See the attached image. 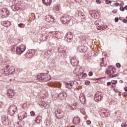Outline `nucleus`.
<instances>
[{
	"instance_id": "1",
	"label": "nucleus",
	"mask_w": 127,
	"mask_h": 127,
	"mask_svg": "<svg viewBox=\"0 0 127 127\" xmlns=\"http://www.w3.org/2000/svg\"><path fill=\"white\" fill-rule=\"evenodd\" d=\"M61 21L64 24H68V25H73V24L75 22L74 20L70 18L69 16L62 17Z\"/></svg>"
},
{
	"instance_id": "2",
	"label": "nucleus",
	"mask_w": 127,
	"mask_h": 127,
	"mask_svg": "<svg viewBox=\"0 0 127 127\" xmlns=\"http://www.w3.org/2000/svg\"><path fill=\"white\" fill-rule=\"evenodd\" d=\"M37 79L41 82H47L51 79V76L47 73H42L39 74L37 77Z\"/></svg>"
},
{
	"instance_id": "3",
	"label": "nucleus",
	"mask_w": 127,
	"mask_h": 127,
	"mask_svg": "<svg viewBox=\"0 0 127 127\" xmlns=\"http://www.w3.org/2000/svg\"><path fill=\"white\" fill-rule=\"evenodd\" d=\"M16 111H17V107L14 105H12L8 109V114L10 116H12L16 113Z\"/></svg>"
},
{
	"instance_id": "4",
	"label": "nucleus",
	"mask_w": 127,
	"mask_h": 127,
	"mask_svg": "<svg viewBox=\"0 0 127 127\" xmlns=\"http://www.w3.org/2000/svg\"><path fill=\"white\" fill-rule=\"evenodd\" d=\"M16 47V48H15ZM14 47V50H16V52L18 55H20V54H22L24 51H25V46H21L20 47Z\"/></svg>"
},
{
	"instance_id": "5",
	"label": "nucleus",
	"mask_w": 127,
	"mask_h": 127,
	"mask_svg": "<svg viewBox=\"0 0 127 127\" xmlns=\"http://www.w3.org/2000/svg\"><path fill=\"white\" fill-rule=\"evenodd\" d=\"M12 8L14 10H19L20 8H21V7L20 6V4H19V3L18 2V1L14 0L12 2Z\"/></svg>"
},
{
	"instance_id": "6",
	"label": "nucleus",
	"mask_w": 127,
	"mask_h": 127,
	"mask_svg": "<svg viewBox=\"0 0 127 127\" xmlns=\"http://www.w3.org/2000/svg\"><path fill=\"white\" fill-rule=\"evenodd\" d=\"M104 94L101 92H97L95 94V97L94 98L95 101L96 102H99V101H101L102 100V98H103V95Z\"/></svg>"
},
{
	"instance_id": "7",
	"label": "nucleus",
	"mask_w": 127,
	"mask_h": 127,
	"mask_svg": "<svg viewBox=\"0 0 127 127\" xmlns=\"http://www.w3.org/2000/svg\"><path fill=\"white\" fill-rule=\"evenodd\" d=\"M106 74L107 75H112L113 74H115V68H114L113 66H110L107 68Z\"/></svg>"
},
{
	"instance_id": "8",
	"label": "nucleus",
	"mask_w": 127,
	"mask_h": 127,
	"mask_svg": "<svg viewBox=\"0 0 127 127\" xmlns=\"http://www.w3.org/2000/svg\"><path fill=\"white\" fill-rule=\"evenodd\" d=\"M67 98V93L65 92H61L58 95V98L59 100H65Z\"/></svg>"
},
{
	"instance_id": "9",
	"label": "nucleus",
	"mask_w": 127,
	"mask_h": 127,
	"mask_svg": "<svg viewBox=\"0 0 127 127\" xmlns=\"http://www.w3.org/2000/svg\"><path fill=\"white\" fill-rule=\"evenodd\" d=\"M15 95V91L14 90L9 89L7 91V96L8 98H11L14 97Z\"/></svg>"
},
{
	"instance_id": "10",
	"label": "nucleus",
	"mask_w": 127,
	"mask_h": 127,
	"mask_svg": "<svg viewBox=\"0 0 127 127\" xmlns=\"http://www.w3.org/2000/svg\"><path fill=\"white\" fill-rule=\"evenodd\" d=\"M65 39L67 42H71L73 40V34L71 32L67 33Z\"/></svg>"
},
{
	"instance_id": "11",
	"label": "nucleus",
	"mask_w": 127,
	"mask_h": 127,
	"mask_svg": "<svg viewBox=\"0 0 127 127\" xmlns=\"http://www.w3.org/2000/svg\"><path fill=\"white\" fill-rule=\"evenodd\" d=\"M18 118L20 121L25 119V118H26V112H22L19 113L18 115Z\"/></svg>"
},
{
	"instance_id": "12",
	"label": "nucleus",
	"mask_w": 127,
	"mask_h": 127,
	"mask_svg": "<svg viewBox=\"0 0 127 127\" xmlns=\"http://www.w3.org/2000/svg\"><path fill=\"white\" fill-rule=\"evenodd\" d=\"M77 51H78V52H83V53H85L86 51H88V47H79L77 48Z\"/></svg>"
},
{
	"instance_id": "13",
	"label": "nucleus",
	"mask_w": 127,
	"mask_h": 127,
	"mask_svg": "<svg viewBox=\"0 0 127 127\" xmlns=\"http://www.w3.org/2000/svg\"><path fill=\"white\" fill-rule=\"evenodd\" d=\"M55 114L57 116V117L58 118V119H62V118H63V115H64V113L63 112L60 110H59L55 112Z\"/></svg>"
},
{
	"instance_id": "14",
	"label": "nucleus",
	"mask_w": 127,
	"mask_h": 127,
	"mask_svg": "<svg viewBox=\"0 0 127 127\" xmlns=\"http://www.w3.org/2000/svg\"><path fill=\"white\" fill-rule=\"evenodd\" d=\"M54 34V36L56 37V38H61L62 37V35L60 32H52V34Z\"/></svg>"
},
{
	"instance_id": "15",
	"label": "nucleus",
	"mask_w": 127,
	"mask_h": 127,
	"mask_svg": "<svg viewBox=\"0 0 127 127\" xmlns=\"http://www.w3.org/2000/svg\"><path fill=\"white\" fill-rule=\"evenodd\" d=\"M80 121L81 120H80V118H79V117H75L73 118V123L74 125H79V124H80Z\"/></svg>"
},
{
	"instance_id": "16",
	"label": "nucleus",
	"mask_w": 127,
	"mask_h": 127,
	"mask_svg": "<svg viewBox=\"0 0 127 127\" xmlns=\"http://www.w3.org/2000/svg\"><path fill=\"white\" fill-rule=\"evenodd\" d=\"M46 21L47 22H49L50 23H51L54 20L53 18H52V17L50 15H48L46 16Z\"/></svg>"
},
{
	"instance_id": "17",
	"label": "nucleus",
	"mask_w": 127,
	"mask_h": 127,
	"mask_svg": "<svg viewBox=\"0 0 127 127\" xmlns=\"http://www.w3.org/2000/svg\"><path fill=\"white\" fill-rule=\"evenodd\" d=\"M69 107L73 110H77V109L79 108V104L77 103H73L72 105L71 106H69Z\"/></svg>"
},
{
	"instance_id": "18",
	"label": "nucleus",
	"mask_w": 127,
	"mask_h": 127,
	"mask_svg": "<svg viewBox=\"0 0 127 127\" xmlns=\"http://www.w3.org/2000/svg\"><path fill=\"white\" fill-rule=\"evenodd\" d=\"M0 10H1V12L3 13V14L4 15H5V14H6L7 15H8V14H9V11H8V10L7 8H3Z\"/></svg>"
},
{
	"instance_id": "19",
	"label": "nucleus",
	"mask_w": 127,
	"mask_h": 127,
	"mask_svg": "<svg viewBox=\"0 0 127 127\" xmlns=\"http://www.w3.org/2000/svg\"><path fill=\"white\" fill-rule=\"evenodd\" d=\"M1 24H2L3 26H5L6 27L9 26L11 24V23L8 21H3L1 22Z\"/></svg>"
},
{
	"instance_id": "20",
	"label": "nucleus",
	"mask_w": 127,
	"mask_h": 127,
	"mask_svg": "<svg viewBox=\"0 0 127 127\" xmlns=\"http://www.w3.org/2000/svg\"><path fill=\"white\" fill-rule=\"evenodd\" d=\"M42 116H38L36 117L35 122L37 123V124H39L42 122Z\"/></svg>"
},
{
	"instance_id": "21",
	"label": "nucleus",
	"mask_w": 127,
	"mask_h": 127,
	"mask_svg": "<svg viewBox=\"0 0 127 127\" xmlns=\"http://www.w3.org/2000/svg\"><path fill=\"white\" fill-rule=\"evenodd\" d=\"M95 26L97 27V29L100 30L102 28V26L99 23V20L96 21L94 23Z\"/></svg>"
},
{
	"instance_id": "22",
	"label": "nucleus",
	"mask_w": 127,
	"mask_h": 127,
	"mask_svg": "<svg viewBox=\"0 0 127 127\" xmlns=\"http://www.w3.org/2000/svg\"><path fill=\"white\" fill-rule=\"evenodd\" d=\"M43 3L46 4V5H49V4H50L51 2H52V1L51 0H43Z\"/></svg>"
},
{
	"instance_id": "23",
	"label": "nucleus",
	"mask_w": 127,
	"mask_h": 127,
	"mask_svg": "<svg viewBox=\"0 0 127 127\" xmlns=\"http://www.w3.org/2000/svg\"><path fill=\"white\" fill-rule=\"evenodd\" d=\"M73 84L71 83H65V88L67 89H72Z\"/></svg>"
},
{
	"instance_id": "24",
	"label": "nucleus",
	"mask_w": 127,
	"mask_h": 127,
	"mask_svg": "<svg viewBox=\"0 0 127 127\" xmlns=\"http://www.w3.org/2000/svg\"><path fill=\"white\" fill-rule=\"evenodd\" d=\"M41 106H43L45 109H48L49 108V105H48L47 103L45 102L42 103Z\"/></svg>"
},
{
	"instance_id": "25",
	"label": "nucleus",
	"mask_w": 127,
	"mask_h": 127,
	"mask_svg": "<svg viewBox=\"0 0 127 127\" xmlns=\"http://www.w3.org/2000/svg\"><path fill=\"white\" fill-rule=\"evenodd\" d=\"M79 100L81 103H84L86 101V98L83 95L79 96Z\"/></svg>"
},
{
	"instance_id": "26",
	"label": "nucleus",
	"mask_w": 127,
	"mask_h": 127,
	"mask_svg": "<svg viewBox=\"0 0 127 127\" xmlns=\"http://www.w3.org/2000/svg\"><path fill=\"white\" fill-rule=\"evenodd\" d=\"M4 73L6 75H8V74H9V71L8 70V67L7 65L6 66V67L4 70Z\"/></svg>"
},
{
	"instance_id": "27",
	"label": "nucleus",
	"mask_w": 127,
	"mask_h": 127,
	"mask_svg": "<svg viewBox=\"0 0 127 127\" xmlns=\"http://www.w3.org/2000/svg\"><path fill=\"white\" fill-rule=\"evenodd\" d=\"M45 124L46 125V126H47V127H50V125H51V122L47 119L45 121Z\"/></svg>"
},
{
	"instance_id": "28",
	"label": "nucleus",
	"mask_w": 127,
	"mask_h": 127,
	"mask_svg": "<svg viewBox=\"0 0 127 127\" xmlns=\"http://www.w3.org/2000/svg\"><path fill=\"white\" fill-rule=\"evenodd\" d=\"M70 62L72 65H73V66H75V65H76V60H75L74 59H71L70 60Z\"/></svg>"
},
{
	"instance_id": "29",
	"label": "nucleus",
	"mask_w": 127,
	"mask_h": 127,
	"mask_svg": "<svg viewBox=\"0 0 127 127\" xmlns=\"http://www.w3.org/2000/svg\"><path fill=\"white\" fill-rule=\"evenodd\" d=\"M8 67V70H9V74L10 73V72L12 73V70L13 69V67H10V66L7 65Z\"/></svg>"
},
{
	"instance_id": "30",
	"label": "nucleus",
	"mask_w": 127,
	"mask_h": 127,
	"mask_svg": "<svg viewBox=\"0 0 127 127\" xmlns=\"http://www.w3.org/2000/svg\"><path fill=\"white\" fill-rule=\"evenodd\" d=\"M18 26L19 27H21V28H24V27H25V25L23 23H20L18 24Z\"/></svg>"
},
{
	"instance_id": "31",
	"label": "nucleus",
	"mask_w": 127,
	"mask_h": 127,
	"mask_svg": "<svg viewBox=\"0 0 127 127\" xmlns=\"http://www.w3.org/2000/svg\"><path fill=\"white\" fill-rule=\"evenodd\" d=\"M55 84L58 88H61V86H62V84L60 82H56Z\"/></svg>"
},
{
	"instance_id": "32",
	"label": "nucleus",
	"mask_w": 127,
	"mask_h": 127,
	"mask_svg": "<svg viewBox=\"0 0 127 127\" xmlns=\"http://www.w3.org/2000/svg\"><path fill=\"white\" fill-rule=\"evenodd\" d=\"M3 124L5 125L6 126H8L9 125V122H8V119H6L5 121L3 123Z\"/></svg>"
},
{
	"instance_id": "33",
	"label": "nucleus",
	"mask_w": 127,
	"mask_h": 127,
	"mask_svg": "<svg viewBox=\"0 0 127 127\" xmlns=\"http://www.w3.org/2000/svg\"><path fill=\"white\" fill-rule=\"evenodd\" d=\"M80 76H81L82 78H86L87 76V74L86 73H83L80 75Z\"/></svg>"
},
{
	"instance_id": "34",
	"label": "nucleus",
	"mask_w": 127,
	"mask_h": 127,
	"mask_svg": "<svg viewBox=\"0 0 127 127\" xmlns=\"http://www.w3.org/2000/svg\"><path fill=\"white\" fill-rule=\"evenodd\" d=\"M7 119L6 118V117H2L1 118V121L3 123L4 122H5Z\"/></svg>"
},
{
	"instance_id": "35",
	"label": "nucleus",
	"mask_w": 127,
	"mask_h": 127,
	"mask_svg": "<svg viewBox=\"0 0 127 127\" xmlns=\"http://www.w3.org/2000/svg\"><path fill=\"white\" fill-rule=\"evenodd\" d=\"M30 115L31 117H34V116H35V112L34 111H31L30 112Z\"/></svg>"
},
{
	"instance_id": "36",
	"label": "nucleus",
	"mask_w": 127,
	"mask_h": 127,
	"mask_svg": "<svg viewBox=\"0 0 127 127\" xmlns=\"http://www.w3.org/2000/svg\"><path fill=\"white\" fill-rule=\"evenodd\" d=\"M78 16H82V17H84V14L81 12H79L78 13Z\"/></svg>"
},
{
	"instance_id": "37",
	"label": "nucleus",
	"mask_w": 127,
	"mask_h": 127,
	"mask_svg": "<svg viewBox=\"0 0 127 127\" xmlns=\"http://www.w3.org/2000/svg\"><path fill=\"white\" fill-rule=\"evenodd\" d=\"M117 83H118L117 80H113L112 81V85H116V84H117Z\"/></svg>"
},
{
	"instance_id": "38",
	"label": "nucleus",
	"mask_w": 127,
	"mask_h": 127,
	"mask_svg": "<svg viewBox=\"0 0 127 127\" xmlns=\"http://www.w3.org/2000/svg\"><path fill=\"white\" fill-rule=\"evenodd\" d=\"M121 127H127V125L125 123H122L121 125Z\"/></svg>"
},
{
	"instance_id": "39",
	"label": "nucleus",
	"mask_w": 127,
	"mask_h": 127,
	"mask_svg": "<svg viewBox=\"0 0 127 127\" xmlns=\"http://www.w3.org/2000/svg\"><path fill=\"white\" fill-rule=\"evenodd\" d=\"M106 3L107 4H109V3H112V1H109L108 0H106L105 1Z\"/></svg>"
},
{
	"instance_id": "40",
	"label": "nucleus",
	"mask_w": 127,
	"mask_h": 127,
	"mask_svg": "<svg viewBox=\"0 0 127 127\" xmlns=\"http://www.w3.org/2000/svg\"><path fill=\"white\" fill-rule=\"evenodd\" d=\"M116 66L118 68H120L121 67V64L120 63L116 64Z\"/></svg>"
},
{
	"instance_id": "41",
	"label": "nucleus",
	"mask_w": 127,
	"mask_h": 127,
	"mask_svg": "<svg viewBox=\"0 0 127 127\" xmlns=\"http://www.w3.org/2000/svg\"><path fill=\"white\" fill-rule=\"evenodd\" d=\"M120 10H121V11H125V8H124V7H120Z\"/></svg>"
},
{
	"instance_id": "42",
	"label": "nucleus",
	"mask_w": 127,
	"mask_h": 127,
	"mask_svg": "<svg viewBox=\"0 0 127 127\" xmlns=\"http://www.w3.org/2000/svg\"><path fill=\"white\" fill-rule=\"evenodd\" d=\"M90 81H86L85 82V85H90Z\"/></svg>"
},
{
	"instance_id": "43",
	"label": "nucleus",
	"mask_w": 127,
	"mask_h": 127,
	"mask_svg": "<svg viewBox=\"0 0 127 127\" xmlns=\"http://www.w3.org/2000/svg\"><path fill=\"white\" fill-rule=\"evenodd\" d=\"M86 124H87V125H91V121H90V120H87V121H86Z\"/></svg>"
},
{
	"instance_id": "44",
	"label": "nucleus",
	"mask_w": 127,
	"mask_h": 127,
	"mask_svg": "<svg viewBox=\"0 0 127 127\" xmlns=\"http://www.w3.org/2000/svg\"><path fill=\"white\" fill-rule=\"evenodd\" d=\"M96 2L98 4H100V3H101V0H96Z\"/></svg>"
},
{
	"instance_id": "45",
	"label": "nucleus",
	"mask_w": 127,
	"mask_h": 127,
	"mask_svg": "<svg viewBox=\"0 0 127 127\" xmlns=\"http://www.w3.org/2000/svg\"><path fill=\"white\" fill-rule=\"evenodd\" d=\"M115 22H118V21H119V18L116 17L115 19Z\"/></svg>"
},
{
	"instance_id": "46",
	"label": "nucleus",
	"mask_w": 127,
	"mask_h": 127,
	"mask_svg": "<svg viewBox=\"0 0 127 127\" xmlns=\"http://www.w3.org/2000/svg\"><path fill=\"white\" fill-rule=\"evenodd\" d=\"M115 87H116V84H112V89H115Z\"/></svg>"
},
{
	"instance_id": "47",
	"label": "nucleus",
	"mask_w": 127,
	"mask_h": 127,
	"mask_svg": "<svg viewBox=\"0 0 127 127\" xmlns=\"http://www.w3.org/2000/svg\"><path fill=\"white\" fill-rule=\"evenodd\" d=\"M119 76H120V73H118L114 76L113 75V77H119Z\"/></svg>"
},
{
	"instance_id": "48",
	"label": "nucleus",
	"mask_w": 127,
	"mask_h": 127,
	"mask_svg": "<svg viewBox=\"0 0 127 127\" xmlns=\"http://www.w3.org/2000/svg\"><path fill=\"white\" fill-rule=\"evenodd\" d=\"M53 100H57V97H55V96L54 95L52 97Z\"/></svg>"
},
{
	"instance_id": "49",
	"label": "nucleus",
	"mask_w": 127,
	"mask_h": 127,
	"mask_svg": "<svg viewBox=\"0 0 127 127\" xmlns=\"http://www.w3.org/2000/svg\"><path fill=\"white\" fill-rule=\"evenodd\" d=\"M89 76H93V72H90L89 73Z\"/></svg>"
},
{
	"instance_id": "50",
	"label": "nucleus",
	"mask_w": 127,
	"mask_h": 127,
	"mask_svg": "<svg viewBox=\"0 0 127 127\" xmlns=\"http://www.w3.org/2000/svg\"><path fill=\"white\" fill-rule=\"evenodd\" d=\"M111 82H108L107 83V86H111Z\"/></svg>"
},
{
	"instance_id": "51",
	"label": "nucleus",
	"mask_w": 127,
	"mask_h": 127,
	"mask_svg": "<svg viewBox=\"0 0 127 127\" xmlns=\"http://www.w3.org/2000/svg\"><path fill=\"white\" fill-rule=\"evenodd\" d=\"M117 10H114L113 11V13H117Z\"/></svg>"
},
{
	"instance_id": "52",
	"label": "nucleus",
	"mask_w": 127,
	"mask_h": 127,
	"mask_svg": "<svg viewBox=\"0 0 127 127\" xmlns=\"http://www.w3.org/2000/svg\"><path fill=\"white\" fill-rule=\"evenodd\" d=\"M123 22H124V23H127V19H124L123 21Z\"/></svg>"
},
{
	"instance_id": "53",
	"label": "nucleus",
	"mask_w": 127,
	"mask_h": 127,
	"mask_svg": "<svg viewBox=\"0 0 127 127\" xmlns=\"http://www.w3.org/2000/svg\"><path fill=\"white\" fill-rule=\"evenodd\" d=\"M124 90L126 92H127V87L126 86L125 88H124Z\"/></svg>"
},
{
	"instance_id": "54",
	"label": "nucleus",
	"mask_w": 127,
	"mask_h": 127,
	"mask_svg": "<svg viewBox=\"0 0 127 127\" xmlns=\"http://www.w3.org/2000/svg\"><path fill=\"white\" fill-rule=\"evenodd\" d=\"M103 114H104V115H105L106 116H108V114L107 113V112H103Z\"/></svg>"
},
{
	"instance_id": "55",
	"label": "nucleus",
	"mask_w": 127,
	"mask_h": 127,
	"mask_svg": "<svg viewBox=\"0 0 127 127\" xmlns=\"http://www.w3.org/2000/svg\"><path fill=\"white\" fill-rule=\"evenodd\" d=\"M125 9H126V10H127V5L125 6Z\"/></svg>"
},
{
	"instance_id": "56",
	"label": "nucleus",
	"mask_w": 127,
	"mask_h": 127,
	"mask_svg": "<svg viewBox=\"0 0 127 127\" xmlns=\"http://www.w3.org/2000/svg\"><path fill=\"white\" fill-rule=\"evenodd\" d=\"M108 27V26H105V28H103V29H106Z\"/></svg>"
},
{
	"instance_id": "57",
	"label": "nucleus",
	"mask_w": 127,
	"mask_h": 127,
	"mask_svg": "<svg viewBox=\"0 0 127 127\" xmlns=\"http://www.w3.org/2000/svg\"><path fill=\"white\" fill-rule=\"evenodd\" d=\"M2 75V73L0 72V77H1Z\"/></svg>"
},
{
	"instance_id": "58",
	"label": "nucleus",
	"mask_w": 127,
	"mask_h": 127,
	"mask_svg": "<svg viewBox=\"0 0 127 127\" xmlns=\"http://www.w3.org/2000/svg\"><path fill=\"white\" fill-rule=\"evenodd\" d=\"M0 108H1V103L0 102Z\"/></svg>"
},
{
	"instance_id": "59",
	"label": "nucleus",
	"mask_w": 127,
	"mask_h": 127,
	"mask_svg": "<svg viewBox=\"0 0 127 127\" xmlns=\"http://www.w3.org/2000/svg\"><path fill=\"white\" fill-rule=\"evenodd\" d=\"M9 81H11V79H10Z\"/></svg>"
},
{
	"instance_id": "60",
	"label": "nucleus",
	"mask_w": 127,
	"mask_h": 127,
	"mask_svg": "<svg viewBox=\"0 0 127 127\" xmlns=\"http://www.w3.org/2000/svg\"><path fill=\"white\" fill-rule=\"evenodd\" d=\"M49 51H50V52L51 51V50H50Z\"/></svg>"
}]
</instances>
